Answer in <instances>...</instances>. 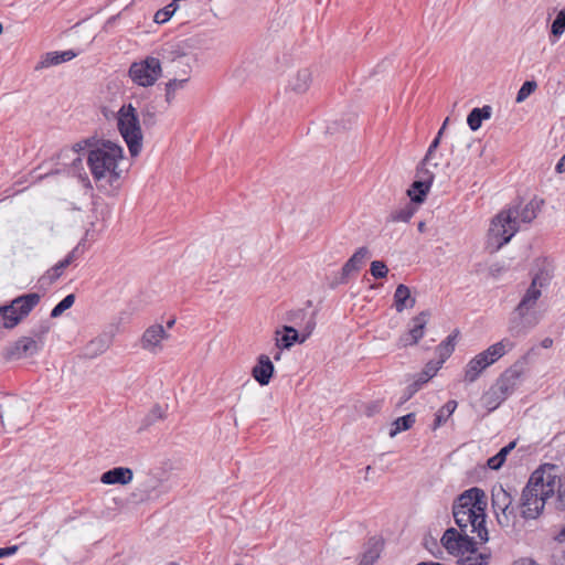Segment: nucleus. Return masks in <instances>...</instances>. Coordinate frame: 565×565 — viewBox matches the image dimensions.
I'll return each mask as SVG.
<instances>
[{
	"label": "nucleus",
	"mask_w": 565,
	"mask_h": 565,
	"mask_svg": "<svg viewBox=\"0 0 565 565\" xmlns=\"http://www.w3.org/2000/svg\"><path fill=\"white\" fill-rule=\"evenodd\" d=\"M416 422V414L408 413L407 415L401 416L396 418L391 427L390 437H395L397 434L402 431H406L413 427Z\"/></svg>",
	"instance_id": "nucleus-27"
},
{
	"label": "nucleus",
	"mask_w": 565,
	"mask_h": 565,
	"mask_svg": "<svg viewBox=\"0 0 565 565\" xmlns=\"http://www.w3.org/2000/svg\"><path fill=\"white\" fill-rule=\"evenodd\" d=\"M381 547L379 542H374L362 555L359 565H373L380 557Z\"/></svg>",
	"instance_id": "nucleus-35"
},
{
	"label": "nucleus",
	"mask_w": 565,
	"mask_h": 565,
	"mask_svg": "<svg viewBox=\"0 0 565 565\" xmlns=\"http://www.w3.org/2000/svg\"><path fill=\"white\" fill-rule=\"evenodd\" d=\"M505 399L493 384L481 396V403L488 413L495 411Z\"/></svg>",
	"instance_id": "nucleus-24"
},
{
	"label": "nucleus",
	"mask_w": 565,
	"mask_h": 565,
	"mask_svg": "<svg viewBox=\"0 0 565 565\" xmlns=\"http://www.w3.org/2000/svg\"><path fill=\"white\" fill-rule=\"evenodd\" d=\"M369 256L370 250L367 249V247L362 246L358 248L355 253L343 265L341 270L340 282H347L352 273L359 271Z\"/></svg>",
	"instance_id": "nucleus-15"
},
{
	"label": "nucleus",
	"mask_w": 565,
	"mask_h": 565,
	"mask_svg": "<svg viewBox=\"0 0 565 565\" xmlns=\"http://www.w3.org/2000/svg\"><path fill=\"white\" fill-rule=\"evenodd\" d=\"M536 87H537V84L534 81L524 82L516 94V98H515L516 103L524 102L536 89Z\"/></svg>",
	"instance_id": "nucleus-40"
},
{
	"label": "nucleus",
	"mask_w": 565,
	"mask_h": 565,
	"mask_svg": "<svg viewBox=\"0 0 565 565\" xmlns=\"http://www.w3.org/2000/svg\"><path fill=\"white\" fill-rule=\"evenodd\" d=\"M89 347H96L95 354L103 353L107 349V344L102 338L92 340Z\"/></svg>",
	"instance_id": "nucleus-47"
},
{
	"label": "nucleus",
	"mask_w": 565,
	"mask_h": 565,
	"mask_svg": "<svg viewBox=\"0 0 565 565\" xmlns=\"http://www.w3.org/2000/svg\"><path fill=\"white\" fill-rule=\"evenodd\" d=\"M75 302V295L70 294L63 298L51 311V318L60 317L65 310L70 309Z\"/></svg>",
	"instance_id": "nucleus-37"
},
{
	"label": "nucleus",
	"mask_w": 565,
	"mask_h": 565,
	"mask_svg": "<svg viewBox=\"0 0 565 565\" xmlns=\"http://www.w3.org/2000/svg\"><path fill=\"white\" fill-rule=\"evenodd\" d=\"M543 201L536 198L524 205L515 203L501 211L491 222L490 235L499 239L498 248L508 244L519 231V222L531 223L537 215Z\"/></svg>",
	"instance_id": "nucleus-3"
},
{
	"label": "nucleus",
	"mask_w": 565,
	"mask_h": 565,
	"mask_svg": "<svg viewBox=\"0 0 565 565\" xmlns=\"http://www.w3.org/2000/svg\"><path fill=\"white\" fill-rule=\"evenodd\" d=\"M75 252L76 249H73L71 253L67 254V256L60 260L58 264H63V268L65 269L66 267H68L75 259Z\"/></svg>",
	"instance_id": "nucleus-49"
},
{
	"label": "nucleus",
	"mask_w": 565,
	"mask_h": 565,
	"mask_svg": "<svg viewBox=\"0 0 565 565\" xmlns=\"http://www.w3.org/2000/svg\"><path fill=\"white\" fill-rule=\"evenodd\" d=\"M492 509L501 526L514 524L518 516V505H513V498L502 486L492 489Z\"/></svg>",
	"instance_id": "nucleus-9"
},
{
	"label": "nucleus",
	"mask_w": 565,
	"mask_h": 565,
	"mask_svg": "<svg viewBox=\"0 0 565 565\" xmlns=\"http://www.w3.org/2000/svg\"><path fill=\"white\" fill-rule=\"evenodd\" d=\"M161 74V62L158 57L152 55L131 63L128 70L130 79L141 87H150L154 85Z\"/></svg>",
	"instance_id": "nucleus-8"
},
{
	"label": "nucleus",
	"mask_w": 565,
	"mask_h": 565,
	"mask_svg": "<svg viewBox=\"0 0 565 565\" xmlns=\"http://www.w3.org/2000/svg\"><path fill=\"white\" fill-rule=\"evenodd\" d=\"M154 411H156V414H159L160 407H156Z\"/></svg>",
	"instance_id": "nucleus-60"
},
{
	"label": "nucleus",
	"mask_w": 565,
	"mask_h": 565,
	"mask_svg": "<svg viewBox=\"0 0 565 565\" xmlns=\"http://www.w3.org/2000/svg\"><path fill=\"white\" fill-rule=\"evenodd\" d=\"M556 481V466L551 463L541 466L531 475L518 505L523 519L535 520L542 514L546 501L555 493Z\"/></svg>",
	"instance_id": "nucleus-2"
},
{
	"label": "nucleus",
	"mask_w": 565,
	"mask_h": 565,
	"mask_svg": "<svg viewBox=\"0 0 565 565\" xmlns=\"http://www.w3.org/2000/svg\"><path fill=\"white\" fill-rule=\"evenodd\" d=\"M18 551L17 545L0 547V558L13 555Z\"/></svg>",
	"instance_id": "nucleus-48"
},
{
	"label": "nucleus",
	"mask_w": 565,
	"mask_h": 565,
	"mask_svg": "<svg viewBox=\"0 0 565 565\" xmlns=\"http://www.w3.org/2000/svg\"><path fill=\"white\" fill-rule=\"evenodd\" d=\"M76 55H77V53L74 52L73 50H67V51H63V52H57V51L47 52L43 55L42 60L40 61V63L36 66V70L46 68V67H50L53 65H58L61 63L68 62L71 60H73Z\"/></svg>",
	"instance_id": "nucleus-20"
},
{
	"label": "nucleus",
	"mask_w": 565,
	"mask_h": 565,
	"mask_svg": "<svg viewBox=\"0 0 565 565\" xmlns=\"http://www.w3.org/2000/svg\"><path fill=\"white\" fill-rule=\"evenodd\" d=\"M416 299L412 297L411 289L399 284L394 292V307L397 312H403L405 309H411L415 306Z\"/></svg>",
	"instance_id": "nucleus-21"
},
{
	"label": "nucleus",
	"mask_w": 565,
	"mask_h": 565,
	"mask_svg": "<svg viewBox=\"0 0 565 565\" xmlns=\"http://www.w3.org/2000/svg\"><path fill=\"white\" fill-rule=\"evenodd\" d=\"M117 125L130 154L138 156L142 148V132L138 113L131 104L120 107L117 114Z\"/></svg>",
	"instance_id": "nucleus-6"
},
{
	"label": "nucleus",
	"mask_w": 565,
	"mask_h": 565,
	"mask_svg": "<svg viewBox=\"0 0 565 565\" xmlns=\"http://www.w3.org/2000/svg\"><path fill=\"white\" fill-rule=\"evenodd\" d=\"M457 334H449L438 347L437 354L440 363H444L454 352Z\"/></svg>",
	"instance_id": "nucleus-31"
},
{
	"label": "nucleus",
	"mask_w": 565,
	"mask_h": 565,
	"mask_svg": "<svg viewBox=\"0 0 565 565\" xmlns=\"http://www.w3.org/2000/svg\"><path fill=\"white\" fill-rule=\"evenodd\" d=\"M555 169L558 173L565 172V154L559 159Z\"/></svg>",
	"instance_id": "nucleus-51"
},
{
	"label": "nucleus",
	"mask_w": 565,
	"mask_h": 565,
	"mask_svg": "<svg viewBox=\"0 0 565 565\" xmlns=\"http://www.w3.org/2000/svg\"><path fill=\"white\" fill-rule=\"evenodd\" d=\"M553 345V339L552 338H544L541 342V347L544 349H550Z\"/></svg>",
	"instance_id": "nucleus-52"
},
{
	"label": "nucleus",
	"mask_w": 565,
	"mask_h": 565,
	"mask_svg": "<svg viewBox=\"0 0 565 565\" xmlns=\"http://www.w3.org/2000/svg\"><path fill=\"white\" fill-rule=\"evenodd\" d=\"M41 349V343L33 338L22 337L7 345L1 356L4 362L18 361L36 354Z\"/></svg>",
	"instance_id": "nucleus-10"
},
{
	"label": "nucleus",
	"mask_w": 565,
	"mask_h": 565,
	"mask_svg": "<svg viewBox=\"0 0 565 565\" xmlns=\"http://www.w3.org/2000/svg\"><path fill=\"white\" fill-rule=\"evenodd\" d=\"M416 565H444V564L437 563V562H420Z\"/></svg>",
	"instance_id": "nucleus-55"
},
{
	"label": "nucleus",
	"mask_w": 565,
	"mask_h": 565,
	"mask_svg": "<svg viewBox=\"0 0 565 565\" xmlns=\"http://www.w3.org/2000/svg\"><path fill=\"white\" fill-rule=\"evenodd\" d=\"M444 547L455 556H459L460 565H487L490 555L478 552L475 537L468 534H459L454 527L445 531L441 537Z\"/></svg>",
	"instance_id": "nucleus-5"
},
{
	"label": "nucleus",
	"mask_w": 565,
	"mask_h": 565,
	"mask_svg": "<svg viewBox=\"0 0 565 565\" xmlns=\"http://www.w3.org/2000/svg\"><path fill=\"white\" fill-rule=\"evenodd\" d=\"M488 366L490 365L486 356L477 354L465 367L463 382L467 384L476 382Z\"/></svg>",
	"instance_id": "nucleus-18"
},
{
	"label": "nucleus",
	"mask_w": 565,
	"mask_h": 565,
	"mask_svg": "<svg viewBox=\"0 0 565 565\" xmlns=\"http://www.w3.org/2000/svg\"><path fill=\"white\" fill-rule=\"evenodd\" d=\"M2 31H3V26H2V24L0 23V34L2 33Z\"/></svg>",
	"instance_id": "nucleus-61"
},
{
	"label": "nucleus",
	"mask_w": 565,
	"mask_h": 565,
	"mask_svg": "<svg viewBox=\"0 0 565 565\" xmlns=\"http://www.w3.org/2000/svg\"><path fill=\"white\" fill-rule=\"evenodd\" d=\"M64 271L63 264H55L51 269L47 270V277L51 281L58 279Z\"/></svg>",
	"instance_id": "nucleus-45"
},
{
	"label": "nucleus",
	"mask_w": 565,
	"mask_h": 565,
	"mask_svg": "<svg viewBox=\"0 0 565 565\" xmlns=\"http://www.w3.org/2000/svg\"><path fill=\"white\" fill-rule=\"evenodd\" d=\"M514 447L515 441H511L510 444L501 448L497 455L488 459L487 466L492 470H499L503 466L507 456L511 452V450L514 449Z\"/></svg>",
	"instance_id": "nucleus-29"
},
{
	"label": "nucleus",
	"mask_w": 565,
	"mask_h": 565,
	"mask_svg": "<svg viewBox=\"0 0 565 565\" xmlns=\"http://www.w3.org/2000/svg\"><path fill=\"white\" fill-rule=\"evenodd\" d=\"M443 363H440V360L437 362H428L424 370L420 373H417V375L422 379V383H427L431 377L436 375L438 370L441 367Z\"/></svg>",
	"instance_id": "nucleus-36"
},
{
	"label": "nucleus",
	"mask_w": 565,
	"mask_h": 565,
	"mask_svg": "<svg viewBox=\"0 0 565 565\" xmlns=\"http://www.w3.org/2000/svg\"><path fill=\"white\" fill-rule=\"evenodd\" d=\"M170 565H177L175 563H171Z\"/></svg>",
	"instance_id": "nucleus-64"
},
{
	"label": "nucleus",
	"mask_w": 565,
	"mask_h": 565,
	"mask_svg": "<svg viewBox=\"0 0 565 565\" xmlns=\"http://www.w3.org/2000/svg\"><path fill=\"white\" fill-rule=\"evenodd\" d=\"M275 366L266 354H260L257 359L256 365L252 370L253 377L260 384L267 385L274 374Z\"/></svg>",
	"instance_id": "nucleus-16"
},
{
	"label": "nucleus",
	"mask_w": 565,
	"mask_h": 565,
	"mask_svg": "<svg viewBox=\"0 0 565 565\" xmlns=\"http://www.w3.org/2000/svg\"><path fill=\"white\" fill-rule=\"evenodd\" d=\"M457 408V402L451 399L448 401L444 406H441L435 414V419L433 424V429L436 430L440 426H443L447 419L454 414Z\"/></svg>",
	"instance_id": "nucleus-28"
},
{
	"label": "nucleus",
	"mask_w": 565,
	"mask_h": 565,
	"mask_svg": "<svg viewBox=\"0 0 565 565\" xmlns=\"http://www.w3.org/2000/svg\"><path fill=\"white\" fill-rule=\"evenodd\" d=\"M280 355H281V352H280V351H278V352L274 355V359H275L276 361H278V360L280 359Z\"/></svg>",
	"instance_id": "nucleus-57"
},
{
	"label": "nucleus",
	"mask_w": 565,
	"mask_h": 565,
	"mask_svg": "<svg viewBox=\"0 0 565 565\" xmlns=\"http://www.w3.org/2000/svg\"><path fill=\"white\" fill-rule=\"evenodd\" d=\"M467 124L472 131H476L481 127L482 119L480 118V110L478 107L473 108L469 113L467 117Z\"/></svg>",
	"instance_id": "nucleus-43"
},
{
	"label": "nucleus",
	"mask_w": 565,
	"mask_h": 565,
	"mask_svg": "<svg viewBox=\"0 0 565 565\" xmlns=\"http://www.w3.org/2000/svg\"><path fill=\"white\" fill-rule=\"evenodd\" d=\"M552 276L547 269H540L532 278L531 285L534 288H543L550 284Z\"/></svg>",
	"instance_id": "nucleus-39"
},
{
	"label": "nucleus",
	"mask_w": 565,
	"mask_h": 565,
	"mask_svg": "<svg viewBox=\"0 0 565 565\" xmlns=\"http://www.w3.org/2000/svg\"><path fill=\"white\" fill-rule=\"evenodd\" d=\"M415 211L416 209L408 203L404 207L393 211L390 214L388 220L391 222H408L413 217Z\"/></svg>",
	"instance_id": "nucleus-33"
},
{
	"label": "nucleus",
	"mask_w": 565,
	"mask_h": 565,
	"mask_svg": "<svg viewBox=\"0 0 565 565\" xmlns=\"http://www.w3.org/2000/svg\"><path fill=\"white\" fill-rule=\"evenodd\" d=\"M122 157V148L109 140L96 143L88 151L87 166L98 186L113 185L120 178L118 162Z\"/></svg>",
	"instance_id": "nucleus-4"
},
{
	"label": "nucleus",
	"mask_w": 565,
	"mask_h": 565,
	"mask_svg": "<svg viewBox=\"0 0 565 565\" xmlns=\"http://www.w3.org/2000/svg\"><path fill=\"white\" fill-rule=\"evenodd\" d=\"M234 565H243V564L236 563V564H234Z\"/></svg>",
	"instance_id": "nucleus-63"
},
{
	"label": "nucleus",
	"mask_w": 565,
	"mask_h": 565,
	"mask_svg": "<svg viewBox=\"0 0 565 565\" xmlns=\"http://www.w3.org/2000/svg\"><path fill=\"white\" fill-rule=\"evenodd\" d=\"M174 323H175V320H174V319H171V320H169V321L167 322V327H168V328H172Z\"/></svg>",
	"instance_id": "nucleus-56"
},
{
	"label": "nucleus",
	"mask_w": 565,
	"mask_h": 565,
	"mask_svg": "<svg viewBox=\"0 0 565 565\" xmlns=\"http://www.w3.org/2000/svg\"><path fill=\"white\" fill-rule=\"evenodd\" d=\"M311 83V72L308 68L300 70L290 79V88L296 93H305Z\"/></svg>",
	"instance_id": "nucleus-25"
},
{
	"label": "nucleus",
	"mask_w": 565,
	"mask_h": 565,
	"mask_svg": "<svg viewBox=\"0 0 565 565\" xmlns=\"http://www.w3.org/2000/svg\"><path fill=\"white\" fill-rule=\"evenodd\" d=\"M417 180H415L411 188L407 190V195L413 203L420 204L425 201L427 193L434 181V173L428 169L419 164L417 168Z\"/></svg>",
	"instance_id": "nucleus-12"
},
{
	"label": "nucleus",
	"mask_w": 565,
	"mask_h": 565,
	"mask_svg": "<svg viewBox=\"0 0 565 565\" xmlns=\"http://www.w3.org/2000/svg\"><path fill=\"white\" fill-rule=\"evenodd\" d=\"M565 32V9L561 10L551 26V34L559 38Z\"/></svg>",
	"instance_id": "nucleus-38"
},
{
	"label": "nucleus",
	"mask_w": 565,
	"mask_h": 565,
	"mask_svg": "<svg viewBox=\"0 0 565 565\" xmlns=\"http://www.w3.org/2000/svg\"><path fill=\"white\" fill-rule=\"evenodd\" d=\"M370 470H371V466H367V467L365 468V472H366V475H370Z\"/></svg>",
	"instance_id": "nucleus-58"
},
{
	"label": "nucleus",
	"mask_w": 565,
	"mask_h": 565,
	"mask_svg": "<svg viewBox=\"0 0 565 565\" xmlns=\"http://www.w3.org/2000/svg\"><path fill=\"white\" fill-rule=\"evenodd\" d=\"M523 373V363L516 362L501 373L493 385L505 396V398H508L520 385Z\"/></svg>",
	"instance_id": "nucleus-11"
},
{
	"label": "nucleus",
	"mask_w": 565,
	"mask_h": 565,
	"mask_svg": "<svg viewBox=\"0 0 565 565\" xmlns=\"http://www.w3.org/2000/svg\"><path fill=\"white\" fill-rule=\"evenodd\" d=\"M41 296L30 292L14 298L9 305L0 307V326L13 329L39 305Z\"/></svg>",
	"instance_id": "nucleus-7"
},
{
	"label": "nucleus",
	"mask_w": 565,
	"mask_h": 565,
	"mask_svg": "<svg viewBox=\"0 0 565 565\" xmlns=\"http://www.w3.org/2000/svg\"><path fill=\"white\" fill-rule=\"evenodd\" d=\"M154 411H156V414H159L160 407H156Z\"/></svg>",
	"instance_id": "nucleus-59"
},
{
	"label": "nucleus",
	"mask_w": 565,
	"mask_h": 565,
	"mask_svg": "<svg viewBox=\"0 0 565 565\" xmlns=\"http://www.w3.org/2000/svg\"><path fill=\"white\" fill-rule=\"evenodd\" d=\"M142 121L146 126H153L156 124V114L149 109L142 111Z\"/></svg>",
	"instance_id": "nucleus-46"
},
{
	"label": "nucleus",
	"mask_w": 565,
	"mask_h": 565,
	"mask_svg": "<svg viewBox=\"0 0 565 565\" xmlns=\"http://www.w3.org/2000/svg\"><path fill=\"white\" fill-rule=\"evenodd\" d=\"M166 338H168V333L161 324L150 326L141 337V348L151 352H157L161 350V341Z\"/></svg>",
	"instance_id": "nucleus-14"
},
{
	"label": "nucleus",
	"mask_w": 565,
	"mask_h": 565,
	"mask_svg": "<svg viewBox=\"0 0 565 565\" xmlns=\"http://www.w3.org/2000/svg\"><path fill=\"white\" fill-rule=\"evenodd\" d=\"M479 110H480V118L482 120L489 119L491 117V114H492L491 106L484 105L483 107L479 108Z\"/></svg>",
	"instance_id": "nucleus-50"
},
{
	"label": "nucleus",
	"mask_w": 565,
	"mask_h": 565,
	"mask_svg": "<svg viewBox=\"0 0 565 565\" xmlns=\"http://www.w3.org/2000/svg\"><path fill=\"white\" fill-rule=\"evenodd\" d=\"M186 83H188L186 78H183V79L174 78V79H170L166 84V100L168 104L172 103V100L175 97V92H178V89L184 88Z\"/></svg>",
	"instance_id": "nucleus-34"
},
{
	"label": "nucleus",
	"mask_w": 565,
	"mask_h": 565,
	"mask_svg": "<svg viewBox=\"0 0 565 565\" xmlns=\"http://www.w3.org/2000/svg\"><path fill=\"white\" fill-rule=\"evenodd\" d=\"M429 316V311H422L412 318L409 330L399 337V347L415 345L424 337Z\"/></svg>",
	"instance_id": "nucleus-13"
},
{
	"label": "nucleus",
	"mask_w": 565,
	"mask_h": 565,
	"mask_svg": "<svg viewBox=\"0 0 565 565\" xmlns=\"http://www.w3.org/2000/svg\"><path fill=\"white\" fill-rule=\"evenodd\" d=\"M420 381L422 379L417 374H415L413 377V382L409 383L403 391L399 401L396 404L397 407H401L406 402H408L422 388V386L425 383H422Z\"/></svg>",
	"instance_id": "nucleus-30"
},
{
	"label": "nucleus",
	"mask_w": 565,
	"mask_h": 565,
	"mask_svg": "<svg viewBox=\"0 0 565 565\" xmlns=\"http://www.w3.org/2000/svg\"><path fill=\"white\" fill-rule=\"evenodd\" d=\"M417 228L420 233H424L426 231V224L425 222H419L417 225Z\"/></svg>",
	"instance_id": "nucleus-54"
},
{
	"label": "nucleus",
	"mask_w": 565,
	"mask_h": 565,
	"mask_svg": "<svg viewBox=\"0 0 565 565\" xmlns=\"http://www.w3.org/2000/svg\"><path fill=\"white\" fill-rule=\"evenodd\" d=\"M179 9V1L173 0L171 3L166 6L164 8L158 10L154 14V22L158 24H162L168 22L171 17L177 12Z\"/></svg>",
	"instance_id": "nucleus-32"
},
{
	"label": "nucleus",
	"mask_w": 565,
	"mask_h": 565,
	"mask_svg": "<svg viewBox=\"0 0 565 565\" xmlns=\"http://www.w3.org/2000/svg\"><path fill=\"white\" fill-rule=\"evenodd\" d=\"M370 271L374 278L381 279V278H385L387 276L388 268L384 262L373 260L371 263Z\"/></svg>",
	"instance_id": "nucleus-41"
},
{
	"label": "nucleus",
	"mask_w": 565,
	"mask_h": 565,
	"mask_svg": "<svg viewBox=\"0 0 565 565\" xmlns=\"http://www.w3.org/2000/svg\"><path fill=\"white\" fill-rule=\"evenodd\" d=\"M134 478V472L127 467H115L110 470L105 471L100 481L104 484H128Z\"/></svg>",
	"instance_id": "nucleus-17"
},
{
	"label": "nucleus",
	"mask_w": 565,
	"mask_h": 565,
	"mask_svg": "<svg viewBox=\"0 0 565 565\" xmlns=\"http://www.w3.org/2000/svg\"><path fill=\"white\" fill-rule=\"evenodd\" d=\"M285 334L279 335V331H276V347L279 350L290 349L296 342H303L306 340V335L299 339L298 331L290 326H284L282 328Z\"/></svg>",
	"instance_id": "nucleus-23"
},
{
	"label": "nucleus",
	"mask_w": 565,
	"mask_h": 565,
	"mask_svg": "<svg viewBox=\"0 0 565 565\" xmlns=\"http://www.w3.org/2000/svg\"><path fill=\"white\" fill-rule=\"evenodd\" d=\"M76 161L81 162V158H76V159L74 160V163H76Z\"/></svg>",
	"instance_id": "nucleus-62"
},
{
	"label": "nucleus",
	"mask_w": 565,
	"mask_h": 565,
	"mask_svg": "<svg viewBox=\"0 0 565 565\" xmlns=\"http://www.w3.org/2000/svg\"><path fill=\"white\" fill-rule=\"evenodd\" d=\"M96 143H99V141H96V140H95V139H93V138H92V139H90V138H88V139H86V140H83V141L76 142V143L73 146V149H72V150H73L74 152H76V153H77V152H79L81 150L85 149L86 147H87V148H89V150H90L92 148H94V147H95V145H96Z\"/></svg>",
	"instance_id": "nucleus-44"
},
{
	"label": "nucleus",
	"mask_w": 565,
	"mask_h": 565,
	"mask_svg": "<svg viewBox=\"0 0 565 565\" xmlns=\"http://www.w3.org/2000/svg\"><path fill=\"white\" fill-rule=\"evenodd\" d=\"M487 497L482 489L473 487L463 491L452 505V515L460 531L459 534H468L470 526L471 533H476L480 543L489 540L486 527Z\"/></svg>",
	"instance_id": "nucleus-1"
},
{
	"label": "nucleus",
	"mask_w": 565,
	"mask_h": 565,
	"mask_svg": "<svg viewBox=\"0 0 565 565\" xmlns=\"http://www.w3.org/2000/svg\"><path fill=\"white\" fill-rule=\"evenodd\" d=\"M542 292L540 288L529 286L521 301L515 308V313L521 318H525L531 309L534 308Z\"/></svg>",
	"instance_id": "nucleus-19"
},
{
	"label": "nucleus",
	"mask_w": 565,
	"mask_h": 565,
	"mask_svg": "<svg viewBox=\"0 0 565 565\" xmlns=\"http://www.w3.org/2000/svg\"><path fill=\"white\" fill-rule=\"evenodd\" d=\"M512 348L513 343L509 339H503L490 345L487 350L480 352L479 354L481 356H486V360H488L489 365H492Z\"/></svg>",
	"instance_id": "nucleus-22"
},
{
	"label": "nucleus",
	"mask_w": 565,
	"mask_h": 565,
	"mask_svg": "<svg viewBox=\"0 0 565 565\" xmlns=\"http://www.w3.org/2000/svg\"><path fill=\"white\" fill-rule=\"evenodd\" d=\"M448 121H449V118H446L443 126L440 127L439 131L437 132V136L434 138V140L429 145L428 150H427L424 159L420 162L422 166H424V167H429V166L437 167L438 166L437 162H433V159H434L437 148L440 145V139L446 129Z\"/></svg>",
	"instance_id": "nucleus-26"
},
{
	"label": "nucleus",
	"mask_w": 565,
	"mask_h": 565,
	"mask_svg": "<svg viewBox=\"0 0 565 565\" xmlns=\"http://www.w3.org/2000/svg\"><path fill=\"white\" fill-rule=\"evenodd\" d=\"M556 488L555 492H557V508L561 510H565V479L562 480L556 475Z\"/></svg>",
	"instance_id": "nucleus-42"
},
{
	"label": "nucleus",
	"mask_w": 565,
	"mask_h": 565,
	"mask_svg": "<svg viewBox=\"0 0 565 565\" xmlns=\"http://www.w3.org/2000/svg\"><path fill=\"white\" fill-rule=\"evenodd\" d=\"M556 541L561 543H565V526L559 531V533L555 537Z\"/></svg>",
	"instance_id": "nucleus-53"
}]
</instances>
